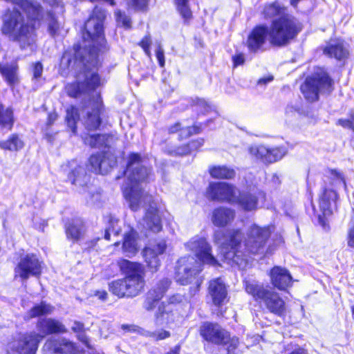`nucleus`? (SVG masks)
<instances>
[{
  "label": "nucleus",
  "instance_id": "obj_45",
  "mask_svg": "<svg viewBox=\"0 0 354 354\" xmlns=\"http://www.w3.org/2000/svg\"><path fill=\"white\" fill-rule=\"evenodd\" d=\"M328 172L330 174L328 178V185L335 187L337 183L346 185V180L344 174L335 169H328Z\"/></svg>",
  "mask_w": 354,
  "mask_h": 354
},
{
  "label": "nucleus",
  "instance_id": "obj_29",
  "mask_svg": "<svg viewBox=\"0 0 354 354\" xmlns=\"http://www.w3.org/2000/svg\"><path fill=\"white\" fill-rule=\"evenodd\" d=\"M168 212L166 209L158 206L153 199L149 201L147 207L145 211L144 221H162Z\"/></svg>",
  "mask_w": 354,
  "mask_h": 354
},
{
  "label": "nucleus",
  "instance_id": "obj_9",
  "mask_svg": "<svg viewBox=\"0 0 354 354\" xmlns=\"http://www.w3.org/2000/svg\"><path fill=\"white\" fill-rule=\"evenodd\" d=\"M339 199V194L335 189L329 188L326 185L322 187L318 196V221H328L334 218L335 212L338 208Z\"/></svg>",
  "mask_w": 354,
  "mask_h": 354
},
{
  "label": "nucleus",
  "instance_id": "obj_55",
  "mask_svg": "<svg viewBox=\"0 0 354 354\" xmlns=\"http://www.w3.org/2000/svg\"><path fill=\"white\" fill-rule=\"evenodd\" d=\"M347 245L349 248L354 249V224L351 226L348 230Z\"/></svg>",
  "mask_w": 354,
  "mask_h": 354
},
{
  "label": "nucleus",
  "instance_id": "obj_41",
  "mask_svg": "<svg viewBox=\"0 0 354 354\" xmlns=\"http://www.w3.org/2000/svg\"><path fill=\"white\" fill-rule=\"evenodd\" d=\"M85 92L84 82L81 81H75L68 86L67 95L72 98H77L83 95Z\"/></svg>",
  "mask_w": 354,
  "mask_h": 354
},
{
  "label": "nucleus",
  "instance_id": "obj_50",
  "mask_svg": "<svg viewBox=\"0 0 354 354\" xmlns=\"http://www.w3.org/2000/svg\"><path fill=\"white\" fill-rule=\"evenodd\" d=\"M32 80H37L41 78L43 73V64L40 61L32 64Z\"/></svg>",
  "mask_w": 354,
  "mask_h": 354
},
{
  "label": "nucleus",
  "instance_id": "obj_35",
  "mask_svg": "<svg viewBox=\"0 0 354 354\" xmlns=\"http://www.w3.org/2000/svg\"><path fill=\"white\" fill-rule=\"evenodd\" d=\"M80 118L79 109L75 105L69 106L66 111L65 122L73 134L77 133V122Z\"/></svg>",
  "mask_w": 354,
  "mask_h": 354
},
{
  "label": "nucleus",
  "instance_id": "obj_2",
  "mask_svg": "<svg viewBox=\"0 0 354 354\" xmlns=\"http://www.w3.org/2000/svg\"><path fill=\"white\" fill-rule=\"evenodd\" d=\"M107 15V10L100 5L92 8L81 28L83 41L91 43L82 46L77 41L71 48L65 50L59 63L63 71L68 72L73 68V62L81 65L86 71L98 69L102 66L100 55L109 49L105 35Z\"/></svg>",
  "mask_w": 354,
  "mask_h": 354
},
{
  "label": "nucleus",
  "instance_id": "obj_64",
  "mask_svg": "<svg viewBox=\"0 0 354 354\" xmlns=\"http://www.w3.org/2000/svg\"><path fill=\"white\" fill-rule=\"evenodd\" d=\"M180 346H176L174 350L169 352L167 354H179Z\"/></svg>",
  "mask_w": 354,
  "mask_h": 354
},
{
  "label": "nucleus",
  "instance_id": "obj_43",
  "mask_svg": "<svg viewBox=\"0 0 354 354\" xmlns=\"http://www.w3.org/2000/svg\"><path fill=\"white\" fill-rule=\"evenodd\" d=\"M115 22L118 26L129 30L131 28V18L122 10H116L114 12Z\"/></svg>",
  "mask_w": 354,
  "mask_h": 354
},
{
  "label": "nucleus",
  "instance_id": "obj_33",
  "mask_svg": "<svg viewBox=\"0 0 354 354\" xmlns=\"http://www.w3.org/2000/svg\"><path fill=\"white\" fill-rule=\"evenodd\" d=\"M236 216L233 208L226 206H218L212 210V221H232Z\"/></svg>",
  "mask_w": 354,
  "mask_h": 354
},
{
  "label": "nucleus",
  "instance_id": "obj_51",
  "mask_svg": "<svg viewBox=\"0 0 354 354\" xmlns=\"http://www.w3.org/2000/svg\"><path fill=\"white\" fill-rule=\"evenodd\" d=\"M170 332L166 330H160L155 332H148V336L153 339L158 341L169 337Z\"/></svg>",
  "mask_w": 354,
  "mask_h": 354
},
{
  "label": "nucleus",
  "instance_id": "obj_62",
  "mask_svg": "<svg viewBox=\"0 0 354 354\" xmlns=\"http://www.w3.org/2000/svg\"><path fill=\"white\" fill-rule=\"evenodd\" d=\"M96 295L99 297V299L105 300L107 298L108 294L106 291H99L97 292Z\"/></svg>",
  "mask_w": 354,
  "mask_h": 354
},
{
  "label": "nucleus",
  "instance_id": "obj_30",
  "mask_svg": "<svg viewBox=\"0 0 354 354\" xmlns=\"http://www.w3.org/2000/svg\"><path fill=\"white\" fill-rule=\"evenodd\" d=\"M106 151H97L92 153L88 158L86 164V168L95 175H103L102 165L106 158Z\"/></svg>",
  "mask_w": 354,
  "mask_h": 354
},
{
  "label": "nucleus",
  "instance_id": "obj_20",
  "mask_svg": "<svg viewBox=\"0 0 354 354\" xmlns=\"http://www.w3.org/2000/svg\"><path fill=\"white\" fill-rule=\"evenodd\" d=\"M322 53L330 59L344 61L349 57V51L343 40L336 39L334 43L328 42L323 48Z\"/></svg>",
  "mask_w": 354,
  "mask_h": 354
},
{
  "label": "nucleus",
  "instance_id": "obj_1",
  "mask_svg": "<svg viewBox=\"0 0 354 354\" xmlns=\"http://www.w3.org/2000/svg\"><path fill=\"white\" fill-rule=\"evenodd\" d=\"M288 8L279 1L266 3L261 10L263 19L270 24H256L248 32L245 46L251 53L263 52L268 41L274 48H283L295 41L304 26L295 16L287 12Z\"/></svg>",
  "mask_w": 354,
  "mask_h": 354
},
{
  "label": "nucleus",
  "instance_id": "obj_26",
  "mask_svg": "<svg viewBox=\"0 0 354 354\" xmlns=\"http://www.w3.org/2000/svg\"><path fill=\"white\" fill-rule=\"evenodd\" d=\"M16 122L15 110L11 106H6L0 100V130L10 131Z\"/></svg>",
  "mask_w": 354,
  "mask_h": 354
},
{
  "label": "nucleus",
  "instance_id": "obj_40",
  "mask_svg": "<svg viewBox=\"0 0 354 354\" xmlns=\"http://www.w3.org/2000/svg\"><path fill=\"white\" fill-rule=\"evenodd\" d=\"M48 19L47 30L52 37H55L60 29V25L56 13L50 10L46 12Z\"/></svg>",
  "mask_w": 354,
  "mask_h": 354
},
{
  "label": "nucleus",
  "instance_id": "obj_48",
  "mask_svg": "<svg viewBox=\"0 0 354 354\" xmlns=\"http://www.w3.org/2000/svg\"><path fill=\"white\" fill-rule=\"evenodd\" d=\"M151 44V37L149 35H145L138 44V45L143 50L145 54L149 57H151V56L150 50Z\"/></svg>",
  "mask_w": 354,
  "mask_h": 354
},
{
  "label": "nucleus",
  "instance_id": "obj_12",
  "mask_svg": "<svg viewBox=\"0 0 354 354\" xmlns=\"http://www.w3.org/2000/svg\"><path fill=\"white\" fill-rule=\"evenodd\" d=\"M106 107L100 93H97L92 102L91 108L87 111L83 118V126L88 131L100 130L103 123V115Z\"/></svg>",
  "mask_w": 354,
  "mask_h": 354
},
{
  "label": "nucleus",
  "instance_id": "obj_61",
  "mask_svg": "<svg viewBox=\"0 0 354 354\" xmlns=\"http://www.w3.org/2000/svg\"><path fill=\"white\" fill-rule=\"evenodd\" d=\"M273 80V77L272 75H269L265 77L259 78L257 81L259 84H266L267 83Z\"/></svg>",
  "mask_w": 354,
  "mask_h": 354
},
{
  "label": "nucleus",
  "instance_id": "obj_19",
  "mask_svg": "<svg viewBox=\"0 0 354 354\" xmlns=\"http://www.w3.org/2000/svg\"><path fill=\"white\" fill-rule=\"evenodd\" d=\"M74 350V344L64 338H50L43 347L44 354H73Z\"/></svg>",
  "mask_w": 354,
  "mask_h": 354
},
{
  "label": "nucleus",
  "instance_id": "obj_16",
  "mask_svg": "<svg viewBox=\"0 0 354 354\" xmlns=\"http://www.w3.org/2000/svg\"><path fill=\"white\" fill-rule=\"evenodd\" d=\"M15 277L23 280L28 279L30 276H39L41 272V262L34 254H28L21 259L15 270Z\"/></svg>",
  "mask_w": 354,
  "mask_h": 354
},
{
  "label": "nucleus",
  "instance_id": "obj_31",
  "mask_svg": "<svg viewBox=\"0 0 354 354\" xmlns=\"http://www.w3.org/2000/svg\"><path fill=\"white\" fill-rule=\"evenodd\" d=\"M176 12L183 19V24L188 26L194 19L189 0H173Z\"/></svg>",
  "mask_w": 354,
  "mask_h": 354
},
{
  "label": "nucleus",
  "instance_id": "obj_4",
  "mask_svg": "<svg viewBox=\"0 0 354 354\" xmlns=\"http://www.w3.org/2000/svg\"><path fill=\"white\" fill-rule=\"evenodd\" d=\"M143 158L138 152H130L127 158L125 167L116 179L125 177L127 185L122 188L124 198L128 201L129 208L136 212L140 209L142 199L152 196L144 193L142 188H137L142 183H148L153 178V169L151 166L142 164Z\"/></svg>",
  "mask_w": 354,
  "mask_h": 354
},
{
  "label": "nucleus",
  "instance_id": "obj_38",
  "mask_svg": "<svg viewBox=\"0 0 354 354\" xmlns=\"http://www.w3.org/2000/svg\"><path fill=\"white\" fill-rule=\"evenodd\" d=\"M65 229L68 239L73 241H77L80 239L84 232V226L82 223H67Z\"/></svg>",
  "mask_w": 354,
  "mask_h": 354
},
{
  "label": "nucleus",
  "instance_id": "obj_49",
  "mask_svg": "<svg viewBox=\"0 0 354 354\" xmlns=\"http://www.w3.org/2000/svg\"><path fill=\"white\" fill-rule=\"evenodd\" d=\"M239 344V339L236 337H231L229 333V339H227L226 342L222 343L221 345L226 346L227 354H233L238 348Z\"/></svg>",
  "mask_w": 354,
  "mask_h": 354
},
{
  "label": "nucleus",
  "instance_id": "obj_39",
  "mask_svg": "<svg viewBox=\"0 0 354 354\" xmlns=\"http://www.w3.org/2000/svg\"><path fill=\"white\" fill-rule=\"evenodd\" d=\"M54 308L44 302L36 305L32 307L26 315V319L34 318L40 315L50 314L53 311Z\"/></svg>",
  "mask_w": 354,
  "mask_h": 354
},
{
  "label": "nucleus",
  "instance_id": "obj_6",
  "mask_svg": "<svg viewBox=\"0 0 354 354\" xmlns=\"http://www.w3.org/2000/svg\"><path fill=\"white\" fill-rule=\"evenodd\" d=\"M118 266L125 277L111 282L109 290L120 298L134 297L139 295L145 286V270L144 266L138 262L120 259Z\"/></svg>",
  "mask_w": 354,
  "mask_h": 354
},
{
  "label": "nucleus",
  "instance_id": "obj_54",
  "mask_svg": "<svg viewBox=\"0 0 354 354\" xmlns=\"http://www.w3.org/2000/svg\"><path fill=\"white\" fill-rule=\"evenodd\" d=\"M156 56L160 67H164L165 64L164 51L160 46L157 47L156 50Z\"/></svg>",
  "mask_w": 354,
  "mask_h": 354
},
{
  "label": "nucleus",
  "instance_id": "obj_13",
  "mask_svg": "<svg viewBox=\"0 0 354 354\" xmlns=\"http://www.w3.org/2000/svg\"><path fill=\"white\" fill-rule=\"evenodd\" d=\"M236 187L226 182H211L209 183L205 196L212 201L233 203Z\"/></svg>",
  "mask_w": 354,
  "mask_h": 354
},
{
  "label": "nucleus",
  "instance_id": "obj_5",
  "mask_svg": "<svg viewBox=\"0 0 354 354\" xmlns=\"http://www.w3.org/2000/svg\"><path fill=\"white\" fill-rule=\"evenodd\" d=\"M186 247L193 252L200 262L192 256L181 257L177 261L176 279L181 285H187L201 271V263L217 265V260L212 254L211 246L203 237L196 236L186 243Z\"/></svg>",
  "mask_w": 354,
  "mask_h": 354
},
{
  "label": "nucleus",
  "instance_id": "obj_14",
  "mask_svg": "<svg viewBox=\"0 0 354 354\" xmlns=\"http://www.w3.org/2000/svg\"><path fill=\"white\" fill-rule=\"evenodd\" d=\"M214 122L213 118L206 120L203 122H194L190 126H184L180 121H176L167 128V132L169 135L177 134L178 141H183L192 136L198 135L203 131L205 126Z\"/></svg>",
  "mask_w": 354,
  "mask_h": 354
},
{
  "label": "nucleus",
  "instance_id": "obj_57",
  "mask_svg": "<svg viewBox=\"0 0 354 354\" xmlns=\"http://www.w3.org/2000/svg\"><path fill=\"white\" fill-rule=\"evenodd\" d=\"M71 330L74 333L77 334L79 333L84 331V324H82L80 322L74 321L73 326H71Z\"/></svg>",
  "mask_w": 354,
  "mask_h": 354
},
{
  "label": "nucleus",
  "instance_id": "obj_37",
  "mask_svg": "<svg viewBox=\"0 0 354 354\" xmlns=\"http://www.w3.org/2000/svg\"><path fill=\"white\" fill-rule=\"evenodd\" d=\"M83 82L86 92H93L103 84L101 75L97 72H92Z\"/></svg>",
  "mask_w": 354,
  "mask_h": 354
},
{
  "label": "nucleus",
  "instance_id": "obj_11",
  "mask_svg": "<svg viewBox=\"0 0 354 354\" xmlns=\"http://www.w3.org/2000/svg\"><path fill=\"white\" fill-rule=\"evenodd\" d=\"M250 156L266 165L282 159L287 153L283 146L268 147L263 145H253L248 148Z\"/></svg>",
  "mask_w": 354,
  "mask_h": 354
},
{
  "label": "nucleus",
  "instance_id": "obj_15",
  "mask_svg": "<svg viewBox=\"0 0 354 354\" xmlns=\"http://www.w3.org/2000/svg\"><path fill=\"white\" fill-rule=\"evenodd\" d=\"M199 332L205 340L216 345L229 339V332L216 323L204 322L200 326Z\"/></svg>",
  "mask_w": 354,
  "mask_h": 354
},
{
  "label": "nucleus",
  "instance_id": "obj_59",
  "mask_svg": "<svg viewBox=\"0 0 354 354\" xmlns=\"http://www.w3.org/2000/svg\"><path fill=\"white\" fill-rule=\"evenodd\" d=\"M146 227L150 228L153 232H158L162 230L161 223H145Z\"/></svg>",
  "mask_w": 354,
  "mask_h": 354
},
{
  "label": "nucleus",
  "instance_id": "obj_36",
  "mask_svg": "<svg viewBox=\"0 0 354 354\" xmlns=\"http://www.w3.org/2000/svg\"><path fill=\"white\" fill-rule=\"evenodd\" d=\"M111 136L109 133L87 134L84 141L91 148H100L105 145Z\"/></svg>",
  "mask_w": 354,
  "mask_h": 354
},
{
  "label": "nucleus",
  "instance_id": "obj_58",
  "mask_svg": "<svg viewBox=\"0 0 354 354\" xmlns=\"http://www.w3.org/2000/svg\"><path fill=\"white\" fill-rule=\"evenodd\" d=\"M183 297L182 295L178 294L174 295L169 298L168 304H166V305H169L170 306H171V304L180 303L183 301Z\"/></svg>",
  "mask_w": 354,
  "mask_h": 354
},
{
  "label": "nucleus",
  "instance_id": "obj_10",
  "mask_svg": "<svg viewBox=\"0 0 354 354\" xmlns=\"http://www.w3.org/2000/svg\"><path fill=\"white\" fill-rule=\"evenodd\" d=\"M44 338L35 332L19 334L8 344L9 354H35L39 343Z\"/></svg>",
  "mask_w": 354,
  "mask_h": 354
},
{
  "label": "nucleus",
  "instance_id": "obj_18",
  "mask_svg": "<svg viewBox=\"0 0 354 354\" xmlns=\"http://www.w3.org/2000/svg\"><path fill=\"white\" fill-rule=\"evenodd\" d=\"M205 143L203 138H197L189 141L171 147L167 149V154L171 156L183 157L198 152Z\"/></svg>",
  "mask_w": 354,
  "mask_h": 354
},
{
  "label": "nucleus",
  "instance_id": "obj_52",
  "mask_svg": "<svg viewBox=\"0 0 354 354\" xmlns=\"http://www.w3.org/2000/svg\"><path fill=\"white\" fill-rule=\"evenodd\" d=\"M81 173V167L77 166L74 169H71L68 174V180L71 182V184L75 185L76 182L78 180V177Z\"/></svg>",
  "mask_w": 354,
  "mask_h": 354
},
{
  "label": "nucleus",
  "instance_id": "obj_7",
  "mask_svg": "<svg viewBox=\"0 0 354 354\" xmlns=\"http://www.w3.org/2000/svg\"><path fill=\"white\" fill-rule=\"evenodd\" d=\"M335 82L323 66L317 67L311 76L307 77L300 86V91L305 99L310 102L319 100V92L330 95L335 89Z\"/></svg>",
  "mask_w": 354,
  "mask_h": 354
},
{
  "label": "nucleus",
  "instance_id": "obj_3",
  "mask_svg": "<svg viewBox=\"0 0 354 354\" xmlns=\"http://www.w3.org/2000/svg\"><path fill=\"white\" fill-rule=\"evenodd\" d=\"M219 224V229L215 232V239L223 245L224 258L238 262V259L243 254L245 250L250 253H257L263 247L268 237L270 234L268 228H259L254 224L248 234V239L244 244L241 243V233L239 230H229L223 225Z\"/></svg>",
  "mask_w": 354,
  "mask_h": 354
},
{
  "label": "nucleus",
  "instance_id": "obj_56",
  "mask_svg": "<svg viewBox=\"0 0 354 354\" xmlns=\"http://www.w3.org/2000/svg\"><path fill=\"white\" fill-rule=\"evenodd\" d=\"M58 115L56 111L49 112L47 115V118L46 121V126L48 127H51L55 120L57 119Z\"/></svg>",
  "mask_w": 354,
  "mask_h": 354
},
{
  "label": "nucleus",
  "instance_id": "obj_53",
  "mask_svg": "<svg viewBox=\"0 0 354 354\" xmlns=\"http://www.w3.org/2000/svg\"><path fill=\"white\" fill-rule=\"evenodd\" d=\"M232 68H235L239 66L243 65L245 59L243 53H238L232 57Z\"/></svg>",
  "mask_w": 354,
  "mask_h": 354
},
{
  "label": "nucleus",
  "instance_id": "obj_47",
  "mask_svg": "<svg viewBox=\"0 0 354 354\" xmlns=\"http://www.w3.org/2000/svg\"><path fill=\"white\" fill-rule=\"evenodd\" d=\"M154 294V291H149L147 294L146 299L143 303V308L147 311L153 310L160 300L155 297Z\"/></svg>",
  "mask_w": 354,
  "mask_h": 354
},
{
  "label": "nucleus",
  "instance_id": "obj_17",
  "mask_svg": "<svg viewBox=\"0 0 354 354\" xmlns=\"http://www.w3.org/2000/svg\"><path fill=\"white\" fill-rule=\"evenodd\" d=\"M167 244L165 240H160L153 245L145 247L142 250V255L149 270L151 272H156L160 266L159 255L165 253Z\"/></svg>",
  "mask_w": 354,
  "mask_h": 354
},
{
  "label": "nucleus",
  "instance_id": "obj_32",
  "mask_svg": "<svg viewBox=\"0 0 354 354\" xmlns=\"http://www.w3.org/2000/svg\"><path fill=\"white\" fill-rule=\"evenodd\" d=\"M208 171L212 178L218 180H231L236 176L235 170L227 165H212Z\"/></svg>",
  "mask_w": 354,
  "mask_h": 354
},
{
  "label": "nucleus",
  "instance_id": "obj_24",
  "mask_svg": "<svg viewBox=\"0 0 354 354\" xmlns=\"http://www.w3.org/2000/svg\"><path fill=\"white\" fill-rule=\"evenodd\" d=\"M37 328L40 332L39 334L44 335V337L49 334L67 332L66 328L61 322L51 318L40 319L37 324Z\"/></svg>",
  "mask_w": 354,
  "mask_h": 354
},
{
  "label": "nucleus",
  "instance_id": "obj_44",
  "mask_svg": "<svg viewBox=\"0 0 354 354\" xmlns=\"http://www.w3.org/2000/svg\"><path fill=\"white\" fill-rule=\"evenodd\" d=\"M171 283L169 279H163L159 281L149 291H154L155 294L153 295L161 299L169 288Z\"/></svg>",
  "mask_w": 354,
  "mask_h": 354
},
{
  "label": "nucleus",
  "instance_id": "obj_46",
  "mask_svg": "<svg viewBox=\"0 0 354 354\" xmlns=\"http://www.w3.org/2000/svg\"><path fill=\"white\" fill-rule=\"evenodd\" d=\"M336 124L354 133V109L349 110L347 118L338 119L336 121Z\"/></svg>",
  "mask_w": 354,
  "mask_h": 354
},
{
  "label": "nucleus",
  "instance_id": "obj_22",
  "mask_svg": "<svg viewBox=\"0 0 354 354\" xmlns=\"http://www.w3.org/2000/svg\"><path fill=\"white\" fill-rule=\"evenodd\" d=\"M272 285L280 290H285L291 286L292 276L287 269L281 266H275L270 271Z\"/></svg>",
  "mask_w": 354,
  "mask_h": 354
},
{
  "label": "nucleus",
  "instance_id": "obj_34",
  "mask_svg": "<svg viewBox=\"0 0 354 354\" xmlns=\"http://www.w3.org/2000/svg\"><path fill=\"white\" fill-rule=\"evenodd\" d=\"M136 237L137 233L133 230L129 233L125 234L122 244V250L129 257L135 255L138 251Z\"/></svg>",
  "mask_w": 354,
  "mask_h": 354
},
{
  "label": "nucleus",
  "instance_id": "obj_28",
  "mask_svg": "<svg viewBox=\"0 0 354 354\" xmlns=\"http://www.w3.org/2000/svg\"><path fill=\"white\" fill-rule=\"evenodd\" d=\"M25 142L18 133H10L6 140H0V149L3 151L17 152L23 149Z\"/></svg>",
  "mask_w": 354,
  "mask_h": 354
},
{
  "label": "nucleus",
  "instance_id": "obj_42",
  "mask_svg": "<svg viewBox=\"0 0 354 354\" xmlns=\"http://www.w3.org/2000/svg\"><path fill=\"white\" fill-rule=\"evenodd\" d=\"M192 106L196 107L200 110L202 115H205L212 111V106L205 99L196 97L190 102Z\"/></svg>",
  "mask_w": 354,
  "mask_h": 354
},
{
  "label": "nucleus",
  "instance_id": "obj_27",
  "mask_svg": "<svg viewBox=\"0 0 354 354\" xmlns=\"http://www.w3.org/2000/svg\"><path fill=\"white\" fill-rule=\"evenodd\" d=\"M174 316L173 308L169 305L162 302L158 307L155 313V324L158 326H167L174 322Z\"/></svg>",
  "mask_w": 354,
  "mask_h": 354
},
{
  "label": "nucleus",
  "instance_id": "obj_8",
  "mask_svg": "<svg viewBox=\"0 0 354 354\" xmlns=\"http://www.w3.org/2000/svg\"><path fill=\"white\" fill-rule=\"evenodd\" d=\"M245 290L255 300L262 301L266 308L271 313L279 317L286 315V303L277 292L265 288L262 284L256 283H247Z\"/></svg>",
  "mask_w": 354,
  "mask_h": 354
},
{
  "label": "nucleus",
  "instance_id": "obj_21",
  "mask_svg": "<svg viewBox=\"0 0 354 354\" xmlns=\"http://www.w3.org/2000/svg\"><path fill=\"white\" fill-rule=\"evenodd\" d=\"M19 64L17 60L10 63L0 62V75L10 87L17 85L20 82Z\"/></svg>",
  "mask_w": 354,
  "mask_h": 354
},
{
  "label": "nucleus",
  "instance_id": "obj_60",
  "mask_svg": "<svg viewBox=\"0 0 354 354\" xmlns=\"http://www.w3.org/2000/svg\"><path fill=\"white\" fill-rule=\"evenodd\" d=\"M77 336L80 341L84 343L86 346L89 347L88 338L84 333V331L77 333Z\"/></svg>",
  "mask_w": 354,
  "mask_h": 354
},
{
  "label": "nucleus",
  "instance_id": "obj_63",
  "mask_svg": "<svg viewBox=\"0 0 354 354\" xmlns=\"http://www.w3.org/2000/svg\"><path fill=\"white\" fill-rule=\"evenodd\" d=\"M98 1L106 2V3H108L111 6H115V0H90L91 3H95V2H98Z\"/></svg>",
  "mask_w": 354,
  "mask_h": 354
},
{
  "label": "nucleus",
  "instance_id": "obj_25",
  "mask_svg": "<svg viewBox=\"0 0 354 354\" xmlns=\"http://www.w3.org/2000/svg\"><path fill=\"white\" fill-rule=\"evenodd\" d=\"M208 291L216 306L221 305L226 299V287L221 278L215 279L209 282Z\"/></svg>",
  "mask_w": 354,
  "mask_h": 354
},
{
  "label": "nucleus",
  "instance_id": "obj_23",
  "mask_svg": "<svg viewBox=\"0 0 354 354\" xmlns=\"http://www.w3.org/2000/svg\"><path fill=\"white\" fill-rule=\"evenodd\" d=\"M258 196L248 191H240L234 194V201L232 204H236L243 210L249 212L256 210L258 207Z\"/></svg>",
  "mask_w": 354,
  "mask_h": 354
}]
</instances>
